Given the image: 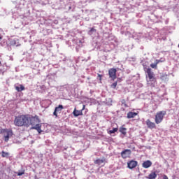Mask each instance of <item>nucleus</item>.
I'll return each mask as SVG.
<instances>
[{"instance_id": "obj_19", "label": "nucleus", "mask_w": 179, "mask_h": 179, "mask_svg": "<svg viewBox=\"0 0 179 179\" xmlns=\"http://www.w3.org/2000/svg\"><path fill=\"white\" fill-rule=\"evenodd\" d=\"M117 131H118V127L113 128V130L108 131V134H109V135H111V134H115V132H117Z\"/></svg>"}, {"instance_id": "obj_3", "label": "nucleus", "mask_w": 179, "mask_h": 179, "mask_svg": "<svg viewBox=\"0 0 179 179\" xmlns=\"http://www.w3.org/2000/svg\"><path fill=\"white\" fill-rule=\"evenodd\" d=\"M28 122H29V127H30V125L34 126L37 124H40L41 122L40 117H38L37 115H36L35 116H33L31 115H28Z\"/></svg>"}, {"instance_id": "obj_10", "label": "nucleus", "mask_w": 179, "mask_h": 179, "mask_svg": "<svg viewBox=\"0 0 179 179\" xmlns=\"http://www.w3.org/2000/svg\"><path fill=\"white\" fill-rule=\"evenodd\" d=\"M145 124H146L148 128H149V129H156V124L155 122H152V121H150V120H149V119H148L145 121Z\"/></svg>"}, {"instance_id": "obj_9", "label": "nucleus", "mask_w": 179, "mask_h": 179, "mask_svg": "<svg viewBox=\"0 0 179 179\" xmlns=\"http://www.w3.org/2000/svg\"><path fill=\"white\" fill-rule=\"evenodd\" d=\"M138 166V162L135 160H131L127 162V167L130 170H132V169H135Z\"/></svg>"}, {"instance_id": "obj_25", "label": "nucleus", "mask_w": 179, "mask_h": 179, "mask_svg": "<svg viewBox=\"0 0 179 179\" xmlns=\"http://www.w3.org/2000/svg\"><path fill=\"white\" fill-rule=\"evenodd\" d=\"M11 45H16V40H13L10 41Z\"/></svg>"}, {"instance_id": "obj_27", "label": "nucleus", "mask_w": 179, "mask_h": 179, "mask_svg": "<svg viewBox=\"0 0 179 179\" xmlns=\"http://www.w3.org/2000/svg\"><path fill=\"white\" fill-rule=\"evenodd\" d=\"M93 31H96V29L94 28H91V29L89 31V34H92V33H93Z\"/></svg>"}, {"instance_id": "obj_28", "label": "nucleus", "mask_w": 179, "mask_h": 179, "mask_svg": "<svg viewBox=\"0 0 179 179\" xmlns=\"http://www.w3.org/2000/svg\"><path fill=\"white\" fill-rule=\"evenodd\" d=\"M23 174H24V171H22V172H18L17 173V176H23Z\"/></svg>"}, {"instance_id": "obj_35", "label": "nucleus", "mask_w": 179, "mask_h": 179, "mask_svg": "<svg viewBox=\"0 0 179 179\" xmlns=\"http://www.w3.org/2000/svg\"><path fill=\"white\" fill-rule=\"evenodd\" d=\"M0 64H1V61H0Z\"/></svg>"}, {"instance_id": "obj_6", "label": "nucleus", "mask_w": 179, "mask_h": 179, "mask_svg": "<svg viewBox=\"0 0 179 179\" xmlns=\"http://www.w3.org/2000/svg\"><path fill=\"white\" fill-rule=\"evenodd\" d=\"M109 77L112 80H115L117 79V69L112 68L108 70Z\"/></svg>"}, {"instance_id": "obj_23", "label": "nucleus", "mask_w": 179, "mask_h": 179, "mask_svg": "<svg viewBox=\"0 0 179 179\" xmlns=\"http://www.w3.org/2000/svg\"><path fill=\"white\" fill-rule=\"evenodd\" d=\"M151 68H152L153 69H157V65L155 63V64H150Z\"/></svg>"}, {"instance_id": "obj_29", "label": "nucleus", "mask_w": 179, "mask_h": 179, "mask_svg": "<svg viewBox=\"0 0 179 179\" xmlns=\"http://www.w3.org/2000/svg\"><path fill=\"white\" fill-rule=\"evenodd\" d=\"M57 112L55 110L53 112V115H55V117H58V114L57 113Z\"/></svg>"}, {"instance_id": "obj_4", "label": "nucleus", "mask_w": 179, "mask_h": 179, "mask_svg": "<svg viewBox=\"0 0 179 179\" xmlns=\"http://www.w3.org/2000/svg\"><path fill=\"white\" fill-rule=\"evenodd\" d=\"M144 71L148 74V83H149V82H156V77L155 76V73L152 71V69L144 67Z\"/></svg>"}, {"instance_id": "obj_24", "label": "nucleus", "mask_w": 179, "mask_h": 179, "mask_svg": "<svg viewBox=\"0 0 179 179\" xmlns=\"http://www.w3.org/2000/svg\"><path fill=\"white\" fill-rule=\"evenodd\" d=\"M110 87H112L113 89H115V87H117V82L113 83L111 85Z\"/></svg>"}, {"instance_id": "obj_17", "label": "nucleus", "mask_w": 179, "mask_h": 179, "mask_svg": "<svg viewBox=\"0 0 179 179\" xmlns=\"http://www.w3.org/2000/svg\"><path fill=\"white\" fill-rule=\"evenodd\" d=\"M119 132H121V134L125 136L127 135V128L121 127L119 129Z\"/></svg>"}, {"instance_id": "obj_34", "label": "nucleus", "mask_w": 179, "mask_h": 179, "mask_svg": "<svg viewBox=\"0 0 179 179\" xmlns=\"http://www.w3.org/2000/svg\"><path fill=\"white\" fill-rule=\"evenodd\" d=\"M20 89H22L21 85H20Z\"/></svg>"}, {"instance_id": "obj_32", "label": "nucleus", "mask_w": 179, "mask_h": 179, "mask_svg": "<svg viewBox=\"0 0 179 179\" xmlns=\"http://www.w3.org/2000/svg\"><path fill=\"white\" fill-rule=\"evenodd\" d=\"M163 179H169V177H167L166 175L163 176Z\"/></svg>"}, {"instance_id": "obj_12", "label": "nucleus", "mask_w": 179, "mask_h": 179, "mask_svg": "<svg viewBox=\"0 0 179 179\" xmlns=\"http://www.w3.org/2000/svg\"><path fill=\"white\" fill-rule=\"evenodd\" d=\"M31 129H36V131H37L38 134H41V132H43V130H41V124H40L39 123L34 125V127H31Z\"/></svg>"}, {"instance_id": "obj_1", "label": "nucleus", "mask_w": 179, "mask_h": 179, "mask_svg": "<svg viewBox=\"0 0 179 179\" xmlns=\"http://www.w3.org/2000/svg\"><path fill=\"white\" fill-rule=\"evenodd\" d=\"M14 124L16 127H26L29 128L28 115H20L15 117Z\"/></svg>"}, {"instance_id": "obj_22", "label": "nucleus", "mask_w": 179, "mask_h": 179, "mask_svg": "<svg viewBox=\"0 0 179 179\" xmlns=\"http://www.w3.org/2000/svg\"><path fill=\"white\" fill-rule=\"evenodd\" d=\"M2 155V157H8V156H9V153L8 152H5V151H2L1 152Z\"/></svg>"}, {"instance_id": "obj_5", "label": "nucleus", "mask_w": 179, "mask_h": 179, "mask_svg": "<svg viewBox=\"0 0 179 179\" xmlns=\"http://www.w3.org/2000/svg\"><path fill=\"white\" fill-rule=\"evenodd\" d=\"M1 132L3 134L5 142H8L9 138L13 135V131L10 129H3Z\"/></svg>"}, {"instance_id": "obj_21", "label": "nucleus", "mask_w": 179, "mask_h": 179, "mask_svg": "<svg viewBox=\"0 0 179 179\" xmlns=\"http://www.w3.org/2000/svg\"><path fill=\"white\" fill-rule=\"evenodd\" d=\"M122 106H124L126 108H128V104L127 103V101L125 99L121 100Z\"/></svg>"}, {"instance_id": "obj_8", "label": "nucleus", "mask_w": 179, "mask_h": 179, "mask_svg": "<svg viewBox=\"0 0 179 179\" xmlns=\"http://www.w3.org/2000/svg\"><path fill=\"white\" fill-rule=\"evenodd\" d=\"M86 108V105H83V108L81 110H78L76 108L74 109L73 114L74 117H79V115H83V110Z\"/></svg>"}, {"instance_id": "obj_18", "label": "nucleus", "mask_w": 179, "mask_h": 179, "mask_svg": "<svg viewBox=\"0 0 179 179\" xmlns=\"http://www.w3.org/2000/svg\"><path fill=\"white\" fill-rule=\"evenodd\" d=\"M64 110V106L59 105L57 107L55 108V110L57 113H61Z\"/></svg>"}, {"instance_id": "obj_7", "label": "nucleus", "mask_w": 179, "mask_h": 179, "mask_svg": "<svg viewBox=\"0 0 179 179\" xmlns=\"http://www.w3.org/2000/svg\"><path fill=\"white\" fill-rule=\"evenodd\" d=\"M132 155V151L129 149H126L121 152V157L122 159H127V157H129Z\"/></svg>"}, {"instance_id": "obj_26", "label": "nucleus", "mask_w": 179, "mask_h": 179, "mask_svg": "<svg viewBox=\"0 0 179 179\" xmlns=\"http://www.w3.org/2000/svg\"><path fill=\"white\" fill-rule=\"evenodd\" d=\"M167 76H168L167 74H164V75H162V76H161L160 78H161L162 80H164V78H167Z\"/></svg>"}, {"instance_id": "obj_14", "label": "nucleus", "mask_w": 179, "mask_h": 179, "mask_svg": "<svg viewBox=\"0 0 179 179\" xmlns=\"http://www.w3.org/2000/svg\"><path fill=\"white\" fill-rule=\"evenodd\" d=\"M136 115H138V113H135V112H129L127 113V117L129 120L131 118H135V117H136Z\"/></svg>"}, {"instance_id": "obj_11", "label": "nucleus", "mask_w": 179, "mask_h": 179, "mask_svg": "<svg viewBox=\"0 0 179 179\" xmlns=\"http://www.w3.org/2000/svg\"><path fill=\"white\" fill-rule=\"evenodd\" d=\"M152 161L147 160L143 162L142 167H143V169H149V167H152Z\"/></svg>"}, {"instance_id": "obj_30", "label": "nucleus", "mask_w": 179, "mask_h": 179, "mask_svg": "<svg viewBox=\"0 0 179 179\" xmlns=\"http://www.w3.org/2000/svg\"><path fill=\"white\" fill-rule=\"evenodd\" d=\"M159 62H162V61L157 59L155 60V64L157 65Z\"/></svg>"}, {"instance_id": "obj_15", "label": "nucleus", "mask_w": 179, "mask_h": 179, "mask_svg": "<svg viewBox=\"0 0 179 179\" xmlns=\"http://www.w3.org/2000/svg\"><path fill=\"white\" fill-rule=\"evenodd\" d=\"M156 177H157V174H156V172H152L148 175L147 177L148 179H156Z\"/></svg>"}, {"instance_id": "obj_16", "label": "nucleus", "mask_w": 179, "mask_h": 179, "mask_svg": "<svg viewBox=\"0 0 179 179\" xmlns=\"http://www.w3.org/2000/svg\"><path fill=\"white\" fill-rule=\"evenodd\" d=\"M106 162V159H98L94 162V164H98V166H100V164H102V163H104Z\"/></svg>"}, {"instance_id": "obj_20", "label": "nucleus", "mask_w": 179, "mask_h": 179, "mask_svg": "<svg viewBox=\"0 0 179 179\" xmlns=\"http://www.w3.org/2000/svg\"><path fill=\"white\" fill-rule=\"evenodd\" d=\"M15 90H17V92H22V90H24V86L21 85V89H20V87L17 86V87H15Z\"/></svg>"}, {"instance_id": "obj_2", "label": "nucleus", "mask_w": 179, "mask_h": 179, "mask_svg": "<svg viewBox=\"0 0 179 179\" xmlns=\"http://www.w3.org/2000/svg\"><path fill=\"white\" fill-rule=\"evenodd\" d=\"M167 114V112L166 110H161L156 113L155 122V124H161V122H163V120H164V117Z\"/></svg>"}, {"instance_id": "obj_13", "label": "nucleus", "mask_w": 179, "mask_h": 179, "mask_svg": "<svg viewBox=\"0 0 179 179\" xmlns=\"http://www.w3.org/2000/svg\"><path fill=\"white\" fill-rule=\"evenodd\" d=\"M31 129H36V131H37L38 134H41V132H43V130H41V124H40L39 123L34 125V127H31Z\"/></svg>"}, {"instance_id": "obj_31", "label": "nucleus", "mask_w": 179, "mask_h": 179, "mask_svg": "<svg viewBox=\"0 0 179 179\" xmlns=\"http://www.w3.org/2000/svg\"><path fill=\"white\" fill-rule=\"evenodd\" d=\"M98 78H99V80H101L102 76L100 74H98Z\"/></svg>"}, {"instance_id": "obj_33", "label": "nucleus", "mask_w": 179, "mask_h": 179, "mask_svg": "<svg viewBox=\"0 0 179 179\" xmlns=\"http://www.w3.org/2000/svg\"><path fill=\"white\" fill-rule=\"evenodd\" d=\"M0 40H2V37L1 36H0Z\"/></svg>"}]
</instances>
